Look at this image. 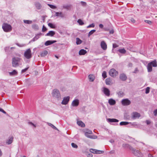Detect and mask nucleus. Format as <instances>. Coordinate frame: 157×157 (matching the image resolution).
<instances>
[{
    "label": "nucleus",
    "mask_w": 157,
    "mask_h": 157,
    "mask_svg": "<svg viewBox=\"0 0 157 157\" xmlns=\"http://www.w3.org/2000/svg\"><path fill=\"white\" fill-rule=\"evenodd\" d=\"M53 98L57 100H59L61 99V95L59 91L57 89H54L52 92Z\"/></svg>",
    "instance_id": "nucleus-1"
},
{
    "label": "nucleus",
    "mask_w": 157,
    "mask_h": 157,
    "mask_svg": "<svg viewBox=\"0 0 157 157\" xmlns=\"http://www.w3.org/2000/svg\"><path fill=\"white\" fill-rule=\"evenodd\" d=\"M157 66V62L155 60H154L149 63L147 66L148 72H149L152 71V67H155Z\"/></svg>",
    "instance_id": "nucleus-2"
},
{
    "label": "nucleus",
    "mask_w": 157,
    "mask_h": 157,
    "mask_svg": "<svg viewBox=\"0 0 157 157\" xmlns=\"http://www.w3.org/2000/svg\"><path fill=\"white\" fill-rule=\"evenodd\" d=\"M85 136L91 139H96L97 138V136L95 135H90L89 134H91L92 132L91 131L88 129H86L84 131Z\"/></svg>",
    "instance_id": "nucleus-3"
},
{
    "label": "nucleus",
    "mask_w": 157,
    "mask_h": 157,
    "mask_svg": "<svg viewBox=\"0 0 157 157\" xmlns=\"http://www.w3.org/2000/svg\"><path fill=\"white\" fill-rule=\"evenodd\" d=\"M3 30L6 32H10L12 29L11 25L7 23H4L2 26Z\"/></svg>",
    "instance_id": "nucleus-4"
},
{
    "label": "nucleus",
    "mask_w": 157,
    "mask_h": 157,
    "mask_svg": "<svg viewBox=\"0 0 157 157\" xmlns=\"http://www.w3.org/2000/svg\"><path fill=\"white\" fill-rule=\"evenodd\" d=\"M20 58L18 57H13L12 59V65L13 67H16L19 65V62L20 61Z\"/></svg>",
    "instance_id": "nucleus-5"
},
{
    "label": "nucleus",
    "mask_w": 157,
    "mask_h": 157,
    "mask_svg": "<svg viewBox=\"0 0 157 157\" xmlns=\"http://www.w3.org/2000/svg\"><path fill=\"white\" fill-rule=\"evenodd\" d=\"M131 150L132 151L133 154L135 156L138 157H142L143 156V154L140 151L138 150L135 149L133 147L131 148Z\"/></svg>",
    "instance_id": "nucleus-6"
},
{
    "label": "nucleus",
    "mask_w": 157,
    "mask_h": 157,
    "mask_svg": "<svg viewBox=\"0 0 157 157\" xmlns=\"http://www.w3.org/2000/svg\"><path fill=\"white\" fill-rule=\"evenodd\" d=\"M24 56L27 59H30L32 57V54L31 49L30 48L28 49L24 52Z\"/></svg>",
    "instance_id": "nucleus-7"
},
{
    "label": "nucleus",
    "mask_w": 157,
    "mask_h": 157,
    "mask_svg": "<svg viewBox=\"0 0 157 157\" xmlns=\"http://www.w3.org/2000/svg\"><path fill=\"white\" fill-rule=\"evenodd\" d=\"M109 74L110 76L114 78L118 75V72L114 69H112L109 70Z\"/></svg>",
    "instance_id": "nucleus-8"
},
{
    "label": "nucleus",
    "mask_w": 157,
    "mask_h": 157,
    "mask_svg": "<svg viewBox=\"0 0 157 157\" xmlns=\"http://www.w3.org/2000/svg\"><path fill=\"white\" fill-rule=\"evenodd\" d=\"M90 151L94 154H100L103 153H104V151H102L98 150H96V149L91 148L90 150Z\"/></svg>",
    "instance_id": "nucleus-9"
},
{
    "label": "nucleus",
    "mask_w": 157,
    "mask_h": 157,
    "mask_svg": "<svg viewBox=\"0 0 157 157\" xmlns=\"http://www.w3.org/2000/svg\"><path fill=\"white\" fill-rule=\"evenodd\" d=\"M132 118L133 119H136V118H139L140 116V114L136 112H133L132 114Z\"/></svg>",
    "instance_id": "nucleus-10"
},
{
    "label": "nucleus",
    "mask_w": 157,
    "mask_h": 157,
    "mask_svg": "<svg viewBox=\"0 0 157 157\" xmlns=\"http://www.w3.org/2000/svg\"><path fill=\"white\" fill-rule=\"evenodd\" d=\"M121 103L123 105H128L131 103V101L128 99H125L122 100Z\"/></svg>",
    "instance_id": "nucleus-11"
},
{
    "label": "nucleus",
    "mask_w": 157,
    "mask_h": 157,
    "mask_svg": "<svg viewBox=\"0 0 157 157\" xmlns=\"http://www.w3.org/2000/svg\"><path fill=\"white\" fill-rule=\"evenodd\" d=\"M70 97L69 96L64 97L61 102V104L63 105H66L68 103Z\"/></svg>",
    "instance_id": "nucleus-12"
},
{
    "label": "nucleus",
    "mask_w": 157,
    "mask_h": 157,
    "mask_svg": "<svg viewBox=\"0 0 157 157\" xmlns=\"http://www.w3.org/2000/svg\"><path fill=\"white\" fill-rule=\"evenodd\" d=\"M34 5L36 9L38 10H40L42 7L41 4L38 2H35L34 3Z\"/></svg>",
    "instance_id": "nucleus-13"
},
{
    "label": "nucleus",
    "mask_w": 157,
    "mask_h": 157,
    "mask_svg": "<svg viewBox=\"0 0 157 157\" xmlns=\"http://www.w3.org/2000/svg\"><path fill=\"white\" fill-rule=\"evenodd\" d=\"M101 48L103 50H106L107 48V45L105 42L104 41L101 42Z\"/></svg>",
    "instance_id": "nucleus-14"
},
{
    "label": "nucleus",
    "mask_w": 157,
    "mask_h": 157,
    "mask_svg": "<svg viewBox=\"0 0 157 157\" xmlns=\"http://www.w3.org/2000/svg\"><path fill=\"white\" fill-rule=\"evenodd\" d=\"M106 84L107 85H112L113 84L112 80L110 78H108L105 79Z\"/></svg>",
    "instance_id": "nucleus-15"
},
{
    "label": "nucleus",
    "mask_w": 157,
    "mask_h": 157,
    "mask_svg": "<svg viewBox=\"0 0 157 157\" xmlns=\"http://www.w3.org/2000/svg\"><path fill=\"white\" fill-rule=\"evenodd\" d=\"M103 89V92L104 94L107 96H109L110 94V91L109 90L105 87H104Z\"/></svg>",
    "instance_id": "nucleus-16"
},
{
    "label": "nucleus",
    "mask_w": 157,
    "mask_h": 157,
    "mask_svg": "<svg viewBox=\"0 0 157 157\" xmlns=\"http://www.w3.org/2000/svg\"><path fill=\"white\" fill-rule=\"evenodd\" d=\"M120 78L122 81H125L127 79V77L126 75L124 74H121L120 75Z\"/></svg>",
    "instance_id": "nucleus-17"
},
{
    "label": "nucleus",
    "mask_w": 157,
    "mask_h": 157,
    "mask_svg": "<svg viewBox=\"0 0 157 157\" xmlns=\"http://www.w3.org/2000/svg\"><path fill=\"white\" fill-rule=\"evenodd\" d=\"M79 104V101L78 99H75L73 101H72L71 105L73 106H77Z\"/></svg>",
    "instance_id": "nucleus-18"
},
{
    "label": "nucleus",
    "mask_w": 157,
    "mask_h": 157,
    "mask_svg": "<svg viewBox=\"0 0 157 157\" xmlns=\"http://www.w3.org/2000/svg\"><path fill=\"white\" fill-rule=\"evenodd\" d=\"M13 137L12 136L9 137L6 141V144L9 145L12 144L13 142Z\"/></svg>",
    "instance_id": "nucleus-19"
},
{
    "label": "nucleus",
    "mask_w": 157,
    "mask_h": 157,
    "mask_svg": "<svg viewBox=\"0 0 157 157\" xmlns=\"http://www.w3.org/2000/svg\"><path fill=\"white\" fill-rule=\"evenodd\" d=\"M56 42V40H47L45 43L44 45L46 46H48Z\"/></svg>",
    "instance_id": "nucleus-20"
},
{
    "label": "nucleus",
    "mask_w": 157,
    "mask_h": 157,
    "mask_svg": "<svg viewBox=\"0 0 157 157\" xmlns=\"http://www.w3.org/2000/svg\"><path fill=\"white\" fill-rule=\"evenodd\" d=\"M42 33H40L36 35L35 37H34L31 41H34L38 39L40 37Z\"/></svg>",
    "instance_id": "nucleus-21"
},
{
    "label": "nucleus",
    "mask_w": 157,
    "mask_h": 157,
    "mask_svg": "<svg viewBox=\"0 0 157 157\" xmlns=\"http://www.w3.org/2000/svg\"><path fill=\"white\" fill-rule=\"evenodd\" d=\"M108 103L110 105H114L116 103L115 100L112 99L110 98L109 99L108 101Z\"/></svg>",
    "instance_id": "nucleus-22"
},
{
    "label": "nucleus",
    "mask_w": 157,
    "mask_h": 157,
    "mask_svg": "<svg viewBox=\"0 0 157 157\" xmlns=\"http://www.w3.org/2000/svg\"><path fill=\"white\" fill-rule=\"evenodd\" d=\"M55 34V33L53 31H50L48 33L46 34V36H53Z\"/></svg>",
    "instance_id": "nucleus-23"
},
{
    "label": "nucleus",
    "mask_w": 157,
    "mask_h": 157,
    "mask_svg": "<svg viewBox=\"0 0 157 157\" xmlns=\"http://www.w3.org/2000/svg\"><path fill=\"white\" fill-rule=\"evenodd\" d=\"M122 147H123L125 148H128L131 150V148H132V147L131 146L129 145V144H122Z\"/></svg>",
    "instance_id": "nucleus-24"
},
{
    "label": "nucleus",
    "mask_w": 157,
    "mask_h": 157,
    "mask_svg": "<svg viewBox=\"0 0 157 157\" xmlns=\"http://www.w3.org/2000/svg\"><path fill=\"white\" fill-rule=\"evenodd\" d=\"M108 121L109 122H118L119 121V120L114 118L110 119V118H108L107 119Z\"/></svg>",
    "instance_id": "nucleus-25"
},
{
    "label": "nucleus",
    "mask_w": 157,
    "mask_h": 157,
    "mask_svg": "<svg viewBox=\"0 0 157 157\" xmlns=\"http://www.w3.org/2000/svg\"><path fill=\"white\" fill-rule=\"evenodd\" d=\"M77 124L78 125L82 127H85V124L82 121H78L77 122Z\"/></svg>",
    "instance_id": "nucleus-26"
},
{
    "label": "nucleus",
    "mask_w": 157,
    "mask_h": 157,
    "mask_svg": "<svg viewBox=\"0 0 157 157\" xmlns=\"http://www.w3.org/2000/svg\"><path fill=\"white\" fill-rule=\"evenodd\" d=\"M56 16L57 17L59 16L61 17H64V15L63 13L62 12H56Z\"/></svg>",
    "instance_id": "nucleus-27"
},
{
    "label": "nucleus",
    "mask_w": 157,
    "mask_h": 157,
    "mask_svg": "<svg viewBox=\"0 0 157 157\" xmlns=\"http://www.w3.org/2000/svg\"><path fill=\"white\" fill-rule=\"evenodd\" d=\"M86 52H87L86 50L82 49L80 50L79 52V54L80 55H84Z\"/></svg>",
    "instance_id": "nucleus-28"
},
{
    "label": "nucleus",
    "mask_w": 157,
    "mask_h": 157,
    "mask_svg": "<svg viewBox=\"0 0 157 157\" xmlns=\"http://www.w3.org/2000/svg\"><path fill=\"white\" fill-rule=\"evenodd\" d=\"M48 54V52L46 50H44L40 54L41 57H44Z\"/></svg>",
    "instance_id": "nucleus-29"
},
{
    "label": "nucleus",
    "mask_w": 157,
    "mask_h": 157,
    "mask_svg": "<svg viewBox=\"0 0 157 157\" xmlns=\"http://www.w3.org/2000/svg\"><path fill=\"white\" fill-rule=\"evenodd\" d=\"M88 78L89 79L91 82H93L95 79L94 76L92 75H90L88 76Z\"/></svg>",
    "instance_id": "nucleus-30"
},
{
    "label": "nucleus",
    "mask_w": 157,
    "mask_h": 157,
    "mask_svg": "<svg viewBox=\"0 0 157 157\" xmlns=\"http://www.w3.org/2000/svg\"><path fill=\"white\" fill-rule=\"evenodd\" d=\"M117 94L118 95V97H122L124 95V93L122 91H119L117 92Z\"/></svg>",
    "instance_id": "nucleus-31"
},
{
    "label": "nucleus",
    "mask_w": 157,
    "mask_h": 157,
    "mask_svg": "<svg viewBox=\"0 0 157 157\" xmlns=\"http://www.w3.org/2000/svg\"><path fill=\"white\" fill-rule=\"evenodd\" d=\"M47 124L48 125L51 126L53 128L55 129L57 131H59V130L58 129V128H56L55 126H54L52 124L50 123H47Z\"/></svg>",
    "instance_id": "nucleus-32"
},
{
    "label": "nucleus",
    "mask_w": 157,
    "mask_h": 157,
    "mask_svg": "<svg viewBox=\"0 0 157 157\" xmlns=\"http://www.w3.org/2000/svg\"><path fill=\"white\" fill-rule=\"evenodd\" d=\"M76 43L77 45L80 44L82 43V41L78 38H76Z\"/></svg>",
    "instance_id": "nucleus-33"
},
{
    "label": "nucleus",
    "mask_w": 157,
    "mask_h": 157,
    "mask_svg": "<svg viewBox=\"0 0 157 157\" xmlns=\"http://www.w3.org/2000/svg\"><path fill=\"white\" fill-rule=\"evenodd\" d=\"M17 72L15 70H14L12 72H10L9 73V74L10 75H17Z\"/></svg>",
    "instance_id": "nucleus-34"
},
{
    "label": "nucleus",
    "mask_w": 157,
    "mask_h": 157,
    "mask_svg": "<svg viewBox=\"0 0 157 157\" xmlns=\"http://www.w3.org/2000/svg\"><path fill=\"white\" fill-rule=\"evenodd\" d=\"M32 28L35 30H37L39 27L38 25L36 24H33L32 25Z\"/></svg>",
    "instance_id": "nucleus-35"
},
{
    "label": "nucleus",
    "mask_w": 157,
    "mask_h": 157,
    "mask_svg": "<svg viewBox=\"0 0 157 157\" xmlns=\"http://www.w3.org/2000/svg\"><path fill=\"white\" fill-rule=\"evenodd\" d=\"M23 21L25 23L28 24H31L32 22V21L29 20H24Z\"/></svg>",
    "instance_id": "nucleus-36"
},
{
    "label": "nucleus",
    "mask_w": 157,
    "mask_h": 157,
    "mask_svg": "<svg viewBox=\"0 0 157 157\" xmlns=\"http://www.w3.org/2000/svg\"><path fill=\"white\" fill-rule=\"evenodd\" d=\"M118 51L120 52L123 54H125L126 52V51L124 48L119 49Z\"/></svg>",
    "instance_id": "nucleus-37"
},
{
    "label": "nucleus",
    "mask_w": 157,
    "mask_h": 157,
    "mask_svg": "<svg viewBox=\"0 0 157 157\" xmlns=\"http://www.w3.org/2000/svg\"><path fill=\"white\" fill-rule=\"evenodd\" d=\"M96 31V30L95 29H93L90 31L88 33V36L89 37L90 35L93 34Z\"/></svg>",
    "instance_id": "nucleus-38"
},
{
    "label": "nucleus",
    "mask_w": 157,
    "mask_h": 157,
    "mask_svg": "<svg viewBox=\"0 0 157 157\" xmlns=\"http://www.w3.org/2000/svg\"><path fill=\"white\" fill-rule=\"evenodd\" d=\"M130 123L128 122H120V124L121 125H126L129 124Z\"/></svg>",
    "instance_id": "nucleus-39"
},
{
    "label": "nucleus",
    "mask_w": 157,
    "mask_h": 157,
    "mask_svg": "<svg viewBox=\"0 0 157 157\" xmlns=\"http://www.w3.org/2000/svg\"><path fill=\"white\" fill-rule=\"evenodd\" d=\"M78 23L80 25H83L84 24V22L82 21L80 19H79L77 21Z\"/></svg>",
    "instance_id": "nucleus-40"
},
{
    "label": "nucleus",
    "mask_w": 157,
    "mask_h": 157,
    "mask_svg": "<svg viewBox=\"0 0 157 157\" xmlns=\"http://www.w3.org/2000/svg\"><path fill=\"white\" fill-rule=\"evenodd\" d=\"M72 147L74 148H77L78 147V146L77 144L74 143H72L71 144Z\"/></svg>",
    "instance_id": "nucleus-41"
},
{
    "label": "nucleus",
    "mask_w": 157,
    "mask_h": 157,
    "mask_svg": "<svg viewBox=\"0 0 157 157\" xmlns=\"http://www.w3.org/2000/svg\"><path fill=\"white\" fill-rule=\"evenodd\" d=\"M47 5L49 6L52 9H56V7L54 5L50 4H47Z\"/></svg>",
    "instance_id": "nucleus-42"
},
{
    "label": "nucleus",
    "mask_w": 157,
    "mask_h": 157,
    "mask_svg": "<svg viewBox=\"0 0 157 157\" xmlns=\"http://www.w3.org/2000/svg\"><path fill=\"white\" fill-rule=\"evenodd\" d=\"M48 26L54 29L55 28V26L52 23H49L48 24Z\"/></svg>",
    "instance_id": "nucleus-43"
},
{
    "label": "nucleus",
    "mask_w": 157,
    "mask_h": 157,
    "mask_svg": "<svg viewBox=\"0 0 157 157\" xmlns=\"http://www.w3.org/2000/svg\"><path fill=\"white\" fill-rule=\"evenodd\" d=\"M102 76L105 78L107 77L106 73L105 71H103L102 73Z\"/></svg>",
    "instance_id": "nucleus-44"
},
{
    "label": "nucleus",
    "mask_w": 157,
    "mask_h": 157,
    "mask_svg": "<svg viewBox=\"0 0 157 157\" xmlns=\"http://www.w3.org/2000/svg\"><path fill=\"white\" fill-rule=\"evenodd\" d=\"M150 88L149 87H147L146 89L145 93L146 94H148L150 91Z\"/></svg>",
    "instance_id": "nucleus-45"
},
{
    "label": "nucleus",
    "mask_w": 157,
    "mask_h": 157,
    "mask_svg": "<svg viewBox=\"0 0 157 157\" xmlns=\"http://www.w3.org/2000/svg\"><path fill=\"white\" fill-rule=\"evenodd\" d=\"M95 26L94 24V23L91 24L89 25L87 27V28H90V27H94Z\"/></svg>",
    "instance_id": "nucleus-46"
},
{
    "label": "nucleus",
    "mask_w": 157,
    "mask_h": 157,
    "mask_svg": "<svg viewBox=\"0 0 157 157\" xmlns=\"http://www.w3.org/2000/svg\"><path fill=\"white\" fill-rule=\"evenodd\" d=\"M29 68V67H27L25 68V69L22 70L21 71V73H22L25 72L28 70Z\"/></svg>",
    "instance_id": "nucleus-47"
},
{
    "label": "nucleus",
    "mask_w": 157,
    "mask_h": 157,
    "mask_svg": "<svg viewBox=\"0 0 157 157\" xmlns=\"http://www.w3.org/2000/svg\"><path fill=\"white\" fill-rule=\"evenodd\" d=\"M129 20L131 21V22L132 23H134L136 22V21L133 18H130Z\"/></svg>",
    "instance_id": "nucleus-48"
},
{
    "label": "nucleus",
    "mask_w": 157,
    "mask_h": 157,
    "mask_svg": "<svg viewBox=\"0 0 157 157\" xmlns=\"http://www.w3.org/2000/svg\"><path fill=\"white\" fill-rule=\"evenodd\" d=\"M47 30V29L46 28V27H45L44 25H43L42 29V31L43 32H45Z\"/></svg>",
    "instance_id": "nucleus-49"
},
{
    "label": "nucleus",
    "mask_w": 157,
    "mask_h": 157,
    "mask_svg": "<svg viewBox=\"0 0 157 157\" xmlns=\"http://www.w3.org/2000/svg\"><path fill=\"white\" fill-rule=\"evenodd\" d=\"M81 3L83 6H85L86 5V3L85 2L81 1Z\"/></svg>",
    "instance_id": "nucleus-50"
},
{
    "label": "nucleus",
    "mask_w": 157,
    "mask_h": 157,
    "mask_svg": "<svg viewBox=\"0 0 157 157\" xmlns=\"http://www.w3.org/2000/svg\"><path fill=\"white\" fill-rule=\"evenodd\" d=\"M0 111L2 112L4 114H6V112L4 110L0 108Z\"/></svg>",
    "instance_id": "nucleus-51"
},
{
    "label": "nucleus",
    "mask_w": 157,
    "mask_h": 157,
    "mask_svg": "<svg viewBox=\"0 0 157 157\" xmlns=\"http://www.w3.org/2000/svg\"><path fill=\"white\" fill-rule=\"evenodd\" d=\"M145 21L149 24H150L151 23V22L149 20H145Z\"/></svg>",
    "instance_id": "nucleus-52"
},
{
    "label": "nucleus",
    "mask_w": 157,
    "mask_h": 157,
    "mask_svg": "<svg viewBox=\"0 0 157 157\" xmlns=\"http://www.w3.org/2000/svg\"><path fill=\"white\" fill-rule=\"evenodd\" d=\"M28 124H31V125H33V126H34L35 127H36V126L34 125L32 122H28Z\"/></svg>",
    "instance_id": "nucleus-53"
},
{
    "label": "nucleus",
    "mask_w": 157,
    "mask_h": 157,
    "mask_svg": "<svg viewBox=\"0 0 157 157\" xmlns=\"http://www.w3.org/2000/svg\"><path fill=\"white\" fill-rule=\"evenodd\" d=\"M154 113L155 116H156L157 115V109L154 111Z\"/></svg>",
    "instance_id": "nucleus-54"
},
{
    "label": "nucleus",
    "mask_w": 157,
    "mask_h": 157,
    "mask_svg": "<svg viewBox=\"0 0 157 157\" xmlns=\"http://www.w3.org/2000/svg\"><path fill=\"white\" fill-rule=\"evenodd\" d=\"M138 72V70L137 68H135L134 72H133L134 73H136Z\"/></svg>",
    "instance_id": "nucleus-55"
},
{
    "label": "nucleus",
    "mask_w": 157,
    "mask_h": 157,
    "mask_svg": "<svg viewBox=\"0 0 157 157\" xmlns=\"http://www.w3.org/2000/svg\"><path fill=\"white\" fill-rule=\"evenodd\" d=\"M87 157H92L93 155L92 154L90 153L87 155Z\"/></svg>",
    "instance_id": "nucleus-56"
},
{
    "label": "nucleus",
    "mask_w": 157,
    "mask_h": 157,
    "mask_svg": "<svg viewBox=\"0 0 157 157\" xmlns=\"http://www.w3.org/2000/svg\"><path fill=\"white\" fill-rule=\"evenodd\" d=\"M146 122L147 124H149L151 123L150 121L148 120H147L146 121Z\"/></svg>",
    "instance_id": "nucleus-57"
},
{
    "label": "nucleus",
    "mask_w": 157,
    "mask_h": 157,
    "mask_svg": "<svg viewBox=\"0 0 157 157\" xmlns=\"http://www.w3.org/2000/svg\"><path fill=\"white\" fill-rule=\"evenodd\" d=\"M99 26L100 28H101V29H102L103 27V25L102 24H99Z\"/></svg>",
    "instance_id": "nucleus-58"
},
{
    "label": "nucleus",
    "mask_w": 157,
    "mask_h": 157,
    "mask_svg": "<svg viewBox=\"0 0 157 157\" xmlns=\"http://www.w3.org/2000/svg\"><path fill=\"white\" fill-rule=\"evenodd\" d=\"M9 47H6L5 48V50L6 51L9 50Z\"/></svg>",
    "instance_id": "nucleus-59"
},
{
    "label": "nucleus",
    "mask_w": 157,
    "mask_h": 157,
    "mask_svg": "<svg viewBox=\"0 0 157 157\" xmlns=\"http://www.w3.org/2000/svg\"><path fill=\"white\" fill-rule=\"evenodd\" d=\"M109 33L110 34H113L114 33V31L113 30H111L110 31Z\"/></svg>",
    "instance_id": "nucleus-60"
},
{
    "label": "nucleus",
    "mask_w": 157,
    "mask_h": 157,
    "mask_svg": "<svg viewBox=\"0 0 157 157\" xmlns=\"http://www.w3.org/2000/svg\"><path fill=\"white\" fill-rule=\"evenodd\" d=\"M132 63H129V64H128V66L129 67H132Z\"/></svg>",
    "instance_id": "nucleus-61"
},
{
    "label": "nucleus",
    "mask_w": 157,
    "mask_h": 157,
    "mask_svg": "<svg viewBox=\"0 0 157 157\" xmlns=\"http://www.w3.org/2000/svg\"><path fill=\"white\" fill-rule=\"evenodd\" d=\"M148 157H153V156L151 154L149 153L148 154Z\"/></svg>",
    "instance_id": "nucleus-62"
},
{
    "label": "nucleus",
    "mask_w": 157,
    "mask_h": 157,
    "mask_svg": "<svg viewBox=\"0 0 157 157\" xmlns=\"http://www.w3.org/2000/svg\"><path fill=\"white\" fill-rule=\"evenodd\" d=\"M2 155V152L1 150L0 149V157H1Z\"/></svg>",
    "instance_id": "nucleus-63"
},
{
    "label": "nucleus",
    "mask_w": 157,
    "mask_h": 157,
    "mask_svg": "<svg viewBox=\"0 0 157 157\" xmlns=\"http://www.w3.org/2000/svg\"><path fill=\"white\" fill-rule=\"evenodd\" d=\"M109 142L111 143H113L114 142V140L113 139H111L110 140Z\"/></svg>",
    "instance_id": "nucleus-64"
}]
</instances>
